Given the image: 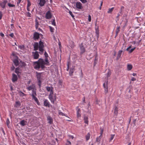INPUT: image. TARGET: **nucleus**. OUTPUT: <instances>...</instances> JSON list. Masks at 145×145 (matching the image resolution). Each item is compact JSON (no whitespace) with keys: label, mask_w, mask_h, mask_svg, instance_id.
<instances>
[{"label":"nucleus","mask_w":145,"mask_h":145,"mask_svg":"<svg viewBox=\"0 0 145 145\" xmlns=\"http://www.w3.org/2000/svg\"><path fill=\"white\" fill-rule=\"evenodd\" d=\"M19 93V95L22 97H23L25 95V94L22 92L20 91Z\"/></svg>","instance_id":"ea45409f"},{"label":"nucleus","mask_w":145,"mask_h":145,"mask_svg":"<svg viewBox=\"0 0 145 145\" xmlns=\"http://www.w3.org/2000/svg\"><path fill=\"white\" fill-rule=\"evenodd\" d=\"M136 80V79L134 77L132 78L131 80H132V81H134Z\"/></svg>","instance_id":"0e129e2a"},{"label":"nucleus","mask_w":145,"mask_h":145,"mask_svg":"<svg viewBox=\"0 0 145 145\" xmlns=\"http://www.w3.org/2000/svg\"><path fill=\"white\" fill-rule=\"evenodd\" d=\"M47 119L48 121V123L50 124H52L53 121L52 118L50 116H48L47 117Z\"/></svg>","instance_id":"aec40b11"},{"label":"nucleus","mask_w":145,"mask_h":145,"mask_svg":"<svg viewBox=\"0 0 145 145\" xmlns=\"http://www.w3.org/2000/svg\"><path fill=\"white\" fill-rule=\"evenodd\" d=\"M76 114H77V118H79L81 117V114H80V108H78V107H77L76 108Z\"/></svg>","instance_id":"dca6fc26"},{"label":"nucleus","mask_w":145,"mask_h":145,"mask_svg":"<svg viewBox=\"0 0 145 145\" xmlns=\"http://www.w3.org/2000/svg\"><path fill=\"white\" fill-rule=\"evenodd\" d=\"M97 54H96V56H95V60H94V64H95H95H96V63L97 62V60H98V58L97 57Z\"/></svg>","instance_id":"2f4dec72"},{"label":"nucleus","mask_w":145,"mask_h":145,"mask_svg":"<svg viewBox=\"0 0 145 145\" xmlns=\"http://www.w3.org/2000/svg\"><path fill=\"white\" fill-rule=\"evenodd\" d=\"M27 10L28 11H30L29 7H27Z\"/></svg>","instance_id":"338daca9"},{"label":"nucleus","mask_w":145,"mask_h":145,"mask_svg":"<svg viewBox=\"0 0 145 145\" xmlns=\"http://www.w3.org/2000/svg\"><path fill=\"white\" fill-rule=\"evenodd\" d=\"M37 78L38 80V84L39 87L40 88L41 87V82L40 80V78L41 77V75L40 74H37Z\"/></svg>","instance_id":"4468645a"},{"label":"nucleus","mask_w":145,"mask_h":145,"mask_svg":"<svg viewBox=\"0 0 145 145\" xmlns=\"http://www.w3.org/2000/svg\"><path fill=\"white\" fill-rule=\"evenodd\" d=\"M39 22H38V20L37 19H36L35 20V26L36 28L37 29L38 28V27H39Z\"/></svg>","instance_id":"393cba45"},{"label":"nucleus","mask_w":145,"mask_h":145,"mask_svg":"<svg viewBox=\"0 0 145 145\" xmlns=\"http://www.w3.org/2000/svg\"><path fill=\"white\" fill-rule=\"evenodd\" d=\"M127 20L126 21V22H125V23L124 24V25L123 27V28L125 27L127 25Z\"/></svg>","instance_id":"3c124183"},{"label":"nucleus","mask_w":145,"mask_h":145,"mask_svg":"<svg viewBox=\"0 0 145 145\" xmlns=\"http://www.w3.org/2000/svg\"><path fill=\"white\" fill-rule=\"evenodd\" d=\"M84 122L86 123L87 124V125L88 124V118L86 116H85L84 117Z\"/></svg>","instance_id":"5701e85b"},{"label":"nucleus","mask_w":145,"mask_h":145,"mask_svg":"<svg viewBox=\"0 0 145 145\" xmlns=\"http://www.w3.org/2000/svg\"><path fill=\"white\" fill-rule=\"evenodd\" d=\"M71 145V142L69 140H67V143L66 144V145Z\"/></svg>","instance_id":"09e8293b"},{"label":"nucleus","mask_w":145,"mask_h":145,"mask_svg":"<svg viewBox=\"0 0 145 145\" xmlns=\"http://www.w3.org/2000/svg\"><path fill=\"white\" fill-rule=\"evenodd\" d=\"M44 55L45 57H48V54L46 52H45Z\"/></svg>","instance_id":"5fc2aeb1"},{"label":"nucleus","mask_w":145,"mask_h":145,"mask_svg":"<svg viewBox=\"0 0 145 145\" xmlns=\"http://www.w3.org/2000/svg\"><path fill=\"white\" fill-rule=\"evenodd\" d=\"M19 68H17L16 69L15 72L17 74H18L19 73Z\"/></svg>","instance_id":"a19ab883"},{"label":"nucleus","mask_w":145,"mask_h":145,"mask_svg":"<svg viewBox=\"0 0 145 145\" xmlns=\"http://www.w3.org/2000/svg\"><path fill=\"white\" fill-rule=\"evenodd\" d=\"M46 2V0H40L39 4L40 7L44 6Z\"/></svg>","instance_id":"f3484780"},{"label":"nucleus","mask_w":145,"mask_h":145,"mask_svg":"<svg viewBox=\"0 0 145 145\" xmlns=\"http://www.w3.org/2000/svg\"><path fill=\"white\" fill-rule=\"evenodd\" d=\"M11 57L15 66H17L19 65L20 66H22L24 65L25 63L22 62L21 61L18 60V57L13 52L12 53Z\"/></svg>","instance_id":"f03ea898"},{"label":"nucleus","mask_w":145,"mask_h":145,"mask_svg":"<svg viewBox=\"0 0 145 145\" xmlns=\"http://www.w3.org/2000/svg\"><path fill=\"white\" fill-rule=\"evenodd\" d=\"M32 55L34 59H37L38 58L39 56V54L38 52H32Z\"/></svg>","instance_id":"f8f14e48"},{"label":"nucleus","mask_w":145,"mask_h":145,"mask_svg":"<svg viewBox=\"0 0 145 145\" xmlns=\"http://www.w3.org/2000/svg\"><path fill=\"white\" fill-rule=\"evenodd\" d=\"M8 5L9 7H15V5L12 4L10 3H8Z\"/></svg>","instance_id":"72a5a7b5"},{"label":"nucleus","mask_w":145,"mask_h":145,"mask_svg":"<svg viewBox=\"0 0 145 145\" xmlns=\"http://www.w3.org/2000/svg\"><path fill=\"white\" fill-rule=\"evenodd\" d=\"M95 30H96V33L97 35V38H98L99 37V30L98 29V28H95Z\"/></svg>","instance_id":"c756f323"},{"label":"nucleus","mask_w":145,"mask_h":145,"mask_svg":"<svg viewBox=\"0 0 145 145\" xmlns=\"http://www.w3.org/2000/svg\"><path fill=\"white\" fill-rule=\"evenodd\" d=\"M135 47H134V48L131 49L130 50H129V51H129V53H131L135 49Z\"/></svg>","instance_id":"e433bc0d"},{"label":"nucleus","mask_w":145,"mask_h":145,"mask_svg":"<svg viewBox=\"0 0 145 145\" xmlns=\"http://www.w3.org/2000/svg\"><path fill=\"white\" fill-rule=\"evenodd\" d=\"M132 47L131 45L129 46L126 49V50L127 51H129V50Z\"/></svg>","instance_id":"4d7b16f0"},{"label":"nucleus","mask_w":145,"mask_h":145,"mask_svg":"<svg viewBox=\"0 0 145 145\" xmlns=\"http://www.w3.org/2000/svg\"><path fill=\"white\" fill-rule=\"evenodd\" d=\"M14 69L15 67L14 66H12L11 68V70H13Z\"/></svg>","instance_id":"774afa93"},{"label":"nucleus","mask_w":145,"mask_h":145,"mask_svg":"<svg viewBox=\"0 0 145 145\" xmlns=\"http://www.w3.org/2000/svg\"><path fill=\"white\" fill-rule=\"evenodd\" d=\"M90 134L89 133H88L86 137V141H88L90 137Z\"/></svg>","instance_id":"a878e982"},{"label":"nucleus","mask_w":145,"mask_h":145,"mask_svg":"<svg viewBox=\"0 0 145 145\" xmlns=\"http://www.w3.org/2000/svg\"><path fill=\"white\" fill-rule=\"evenodd\" d=\"M50 31L51 32H54V28L50 26H49Z\"/></svg>","instance_id":"c9c22d12"},{"label":"nucleus","mask_w":145,"mask_h":145,"mask_svg":"<svg viewBox=\"0 0 145 145\" xmlns=\"http://www.w3.org/2000/svg\"><path fill=\"white\" fill-rule=\"evenodd\" d=\"M103 87L105 89V93H108V81H106L103 84Z\"/></svg>","instance_id":"6e6552de"},{"label":"nucleus","mask_w":145,"mask_h":145,"mask_svg":"<svg viewBox=\"0 0 145 145\" xmlns=\"http://www.w3.org/2000/svg\"><path fill=\"white\" fill-rule=\"evenodd\" d=\"M22 0H18V1L17 2V4L18 5H19V4L20 3L21 1Z\"/></svg>","instance_id":"052dcab7"},{"label":"nucleus","mask_w":145,"mask_h":145,"mask_svg":"<svg viewBox=\"0 0 145 145\" xmlns=\"http://www.w3.org/2000/svg\"><path fill=\"white\" fill-rule=\"evenodd\" d=\"M115 135H111V137L110 140V141H112L114 138Z\"/></svg>","instance_id":"4c0bfd02"},{"label":"nucleus","mask_w":145,"mask_h":145,"mask_svg":"<svg viewBox=\"0 0 145 145\" xmlns=\"http://www.w3.org/2000/svg\"><path fill=\"white\" fill-rule=\"evenodd\" d=\"M88 21L89 22H90L91 21V17L90 15H89L88 16Z\"/></svg>","instance_id":"8fccbe9b"},{"label":"nucleus","mask_w":145,"mask_h":145,"mask_svg":"<svg viewBox=\"0 0 145 145\" xmlns=\"http://www.w3.org/2000/svg\"><path fill=\"white\" fill-rule=\"evenodd\" d=\"M6 123L7 126H8L10 123V121L8 119H7L6 121Z\"/></svg>","instance_id":"49530a36"},{"label":"nucleus","mask_w":145,"mask_h":145,"mask_svg":"<svg viewBox=\"0 0 145 145\" xmlns=\"http://www.w3.org/2000/svg\"><path fill=\"white\" fill-rule=\"evenodd\" d=\"M46 88L47 91L50 92V94H53V88L52 87L46 86Z\"/></svg>","instance_id":"9b49d317"},{"label":"nucleus","mask_w":145,"mask_h":145,"mask_svg":"<svg viewBox=\"0 0 145 145\" xmlns=\"http://www.w3.org/2000/svg\"><path fill=\"white\" fill-rule=\"evenodd\" d=\"M133 66L131 64H128L127 65V68L128 71H130L132 68Z\"/></svg>","instance_id":"b1692460"},{"label":"nucleus","mask_w":145,"mask_h":145,"mask_svg":"<svg viewBox=\"0 0 145 145\" xmlns=\"http://www.w3.org/2000/svg\"><path fill=\"white\" fill-rule=\"evenodd\" d=\"M40 36H42L41 34H39L37 32H35L33 34V39L35 40L38 39Z\"/></svg>","instance_id":"9d476101"},{"label":"nucleus","mask_w":145,"mask_h":145,"mask_svg":"<svg viewBox=\"0 0 145 145\" xmlns=\"http://www.w3.org/2000/svg\"><path fill=\"white\" fill-rule=\"evenodd\" d=\"M52 24L54 26L56 25V22H55V19H54L52 21Z\"/></svg>","instance_id":"37998d69"},{"label":"nucleus","mask_w":145,"mask_h":145,"mask_svg":"<svg viewBox=\"0 0 145 145\" xmlns=\"http://www.w3.org/2000/svg\"><path fill=\"white\" fill-rule=\"evenodd\" d=\"M118 108L116 107L114 108V113L115 115H117L118 114Z\"/></svg>","instance_id":"7c9ffc66"},{"label":"nucleus","mask_w":145,"mask_h":145,"mask_svg":"<svg viewBox=\"0 0 145 145\" xmlns=\"http://www.w3.org/2000/svg\"><path fill=\"white\" fill-rule=\"evenodd\" d=\"M44 106H48L49 107L50 106V103L47 99H45L44 100Z\"/></svg>","instance_id":"2eb2a0df"},{"label":"nucleus","mask_w":145,"mask_h":145,"mask_svg":"<svg viewBox=\"0 0 145 145\" xmlns=\"http://www.w3.org/2000/svg\"><path fill=\"white\" fill-rule=\"evenodd\" d=\"M59 114L60 115H61L62 116H65L66 117H67V118H69L67 116L65 115V114H64L62 112H61L60 111V110H59Z\"/></svg>","instance_id":"c85d7f7f"},{"label":"nucleus","mask_w":145,"mask_h":145,"mask_svg":"<svg viewBox=\"0 0 145 145\" xmlns=\"http://www.w3.org/2000/svg\"><path fill=\"white\" fill-rule=\"evenodd\" d=\"M82 3H85L87 2V0H80Z\"/></svg>","instance_id":"603ef678"},{"label":"nucleus","mask_w":145,"mask_h":145,"mask_svg":"<svg viewBox=\"0 0 145 145\" xmlns=\"http://www.w3.org/2000/svg\"><path fill=\"white\" fill-rule=\"evenodd\" d=\"M70 46L71 48H72L74 47V44L73 42H72V44L71 45H70Z\"/></svg>","instance_id":"6e6d98bb"},{"label":"nucleus","mask_w":145,"mask_h":145,"mask_svg":"<svg viewBox=\"0 0 145 145\" xmlns=\"http://www.w3.org/2000/svg\"><path fill=\"white\" fill-rule=\"evenodd\" d=\"M68 137L70 138H72V139H73L74 138L73 136L72 135H69Z\"/></svg>","instance_id":"bf43d9fd"},{"label":"nucleus","mask_w":145,"mask_h":145,"mask_svg":"<svg viewBox=\"0 0 145 145\" xmlns=\"http://www.w3.org/2000/svg\"><path fill=\"white\" fill-rule=\"evenodd\" d=\"M44 62L42 59H40L38 61L34 63V68L36 69H39L40 67L43 69L44 67Z\"/></svg>","instance_id":"7ed1b4c3"},{"label":"nucleus","mask_w":145,"mask_h":145,"mask_svg":"<svg viewBox=\"0 0 145 145\" xmlns=\"http://www.w3.org/2000/svg\"><path fill=\"white\" fill-rule=\"evenodd\" d=\"M27 7H30V6L31 5V3L30 1H29V0H28L27 1Z\"/></svg>","instance_id":"79ce46f5"},{"label":"nucleus","mask_w":145,"mask_h":145,"mask_svg":"<svg viewBox=\"0 0 145 145\" xmlns=\"http://www.w3.org/2000/svg\"><path fill=\"white\" fill-rule=\"evenodd\" d=\"M62 83V81L61 80H59L58 82V84L59 85H61Z\"/></svg>","instance_id":"13d9d810"},{"label":"nucleus","mask_w":145,"mask_h":145,"mask_svg":"<svg viewBox=\"0 0 145 145\" xmlns=\"http://www.w3.org/2000/svg\"><path fill=\"white\" fill-rule=\"evenodd\" d=\"M0 35L2 37H4V34L2 33H0Z\"/></svg>","instance_id":"69168bd1"},{"label":"nucleus","mask_w":145,"mask_h":145,"mask_svg":"<svg viewBox=\"0 0 145 145\" xmlns=\"http://www.w3.org/2000/svg\"><path fill=\"white\" fill-rule=\"evenodd\" d=\"M28 90L32 91L31 96L32 97V99L34 100L38 105H40V103L39 102L37 98L36 97L37 95L36 89L35 86L34 84H32L27 88Z\"/></svg>","instance_id":"f257e3e1"},{"label":"nucleus","mask_w":145,"mask_h":145,"mask_svg":"<svg viewBox=\"0 0 145 145\" xmlns=\"http://www.w3.org/2000/svg\"><path fill=\"white\" fill-rule=\"evenodd\" d=\"M7 2V0H4L3 1L0 3V6L3 8H5Z\"/></svg>","instance_id":"1a4fd4ad"},{"label":"nucleus","mask_w":145,"mask_h":145,"mask_svg":"<svg viewBox=\"0 0 145 145\" xmlns=\"http://www.w3.org/2000/svg\"><path fill=\"white\" fill-rule=\"evenodd\" d=\"M69 64H70V62H68V63H67V71H68V70L69 69Z\"/></svg>","instance_id":"e2e57ef3"},{"label":"nucleus","mask_w":145,"mask_h":145,"mask_svg":"<svg viewBox=\"0 0 145 145\" xmlns=\"http://www.w3.org/2000/svg\"><path fill=\"white\" fill-rule=\"evenodd\" d=\"M110 74H111V72L110 71L108 70V71L107 73V75H106L107 77L108 78V77L110 76Z\"/></svg>","instance_id":"58836bf2"},{"label":"nucleus","mask_w":145,"mask_h":145,"mask_svg":"<svg viewBox=\"0 0 145 145\" xmlns=\"http://www.w3.org/2000/svg\"><path fill=\"white\" fill-rule=\"evenodd\" d=\"M21 105V103L19 101H17L16 102L15 107L16 108L19 107Z\"/></svg>","instance_id":"4be33fe9"},{"label":"nucleus","mask_w":145,"mask_h":145,"mask_svg":"<svg viewBox=\"0 0 145 145\" xmlns=\"http://www.w3.org/2000/svg\"><path fill=\"white\" fill-rule=\"evenodd\" d=\"M49 98L51 102L53 103H54L56 99V95H53V94H49Z\"/></svg>","instance_id":"39448f33"},{"label":"nucleus","mask_w":145,"mask_h":145,"mask_svg":"<svg viewBox=\"0 0 145 145\" xmlns=\"http://www.w3.org/2000/svg\"><path fill=\"white\" fill-rule=\"evenodd\" d=\"M69 13L70 14L71 16L73 18L74 17V16L73 15V14H72V12H71V11H69Z\"/></svg>","instance_id":"de8ad7c7"},{"label":"nucleus","mask_w":145,"mask_h":145,"mask_svg":"<svg viewBox=\"0 0 145 145\" xmlns=\"http://www.w3.org/2000/svg\"><path fill=\"white\" fill-rule=\"evenodd\" d=\"M120 26H118L117 27V29L116 30V33L117 34H118L119 33L120 31Z\"/></svg>","instance_id":"f704fd0d"},{"label":"nucleus","mask_w":145,"mask_h":145,"mask_svg":"<svg viewBox=\"0 0 145 145\" xmlns=\"http://www.w3.org/2000/svg\"><path fill=\"white\" fill-rule=\"evenodd\" d=\"M26 16L28 17H31V14L29 12H27L26 13Z\"/></svg>","instance_id":"a18cd8bd"},{"label":"nucleus","mask_w":145,"mask_h":145,"mask_svg":"<svg viewBox=\"0 0 145 145\" xmlns=\"http://www.w3.org/2000/svg\"><path fill=\"white\" fill-rule=\"evenodd\" d=\"M44 47L43 43L41 40L39 42V44L37 42L35 43L34 46L35 50H37L39 49V50L42 52L44 51Z\"/></svg>","instance_id":"20e7f679"},{"label":"nucleus","mask_w":145,"mask_h":145,"mask_svg":"<svg viewBox=\"0 0 145 145\" xmlns=\"http://www.w3.org/2000/svg\"><path fill=\"white\" fill-rule=\"evenodd\" d=\"M101 137H101V136H99L97 138L96 141L97 142H99V144L100 143V141H101Z\"/></svg>","instance_id":"cd10ccee"},{"label":"nucleus","mask_w":145,"mask_h":145,"mask_svg":"<svg viewBox=\"0 0 145 145\" xmlns=\"http://www.w3.org/2000/svg\"><path fill=\"white\" fill-rule=\"evenodd\" d=\"M2 14L1 11H0V20L1 19Z\"/></svg>","instance_id":"680f3d73"},{"label":"nucleus","mask_w":145,"mask_h":145,"mask_svg":"<svg viewBox=\"0 0 145 145\" xmlns=\"http://www.w3.org/2000/svg\"><path fill=\"white\" fill-rule=\"evenodd\" d=\"M9 35L12 37L13 38L14 36V34L13 33H11Z\"/></svg>","instance_id":"864d4df0"},{"label":"nucleus","mask_w":145,"mask_h":145,"mask_svg":"<svg viewBox=\"0 0 145 145\" xmlns=\"http://www.w3.org/2000/svg\"><path fill=\"white\" fill-rule=\"evenodd\" d=\"M80 47L81 51V53L83 54L85 52V48L84 47L83 43H81L80 44Z\"/></svg>","instance_id":"ddd939ff"},{"label":"nucleus","mask_w":145,"mask_h":145,"mask_svg":"<svg viewBox=\"0 0 145 145\" xmlns=\"http://www.w3.org/2000/svg\"><path fill=\"white\" fill-rule=\"evenodd\" d=\"M27 121L24 120H22L20 122V125L22 126H24L26 124Z\"/></svg>","instance_id":"6ab92c4d"},{"label":"nucleus","mask_w":145,"mask_h":145,"mask_svg":"<svg viewBox=\"0 0 145 145\" xmlns=\"http://www.w3.org/2000/svg\"><path fill=\"white\" fill-rule=\"evenodd\" d=\"M18 47L19 48L22 50H23L24 49V46L23 45L20 46Z\"/></svg>","instance_id":"c03bdc74"},{"label":"nucleus","mask_w":145,"mask_h":145,"mask_svg":"<svg viewBox=\"0 0 145 145\" xmlns=\"http://www.w3.org/2000/svg\"><path fill=\"white\" fill-rule=\"evenodd\" d=\"M52 16V14L51 13V10H49L47 11L46 14L45 16L46 18L47 19H50Z\"/></svg>","instance_id":"423d86ee"},{"label":"nucleus","mask_w":145,"mask_h":145,"mask_svg":"<svg viewBox=\"0 0 145 145\" xmlns=\"http://www.w3.org/2000/svg\"><path fill=\"white\" fill-rule=\"evenodd\" d=\"M74 68H72L70 70L69 74L71 75L74 72Z\"/></svg>","instance_id":"473e14b6"},{"label":"nucleus","mask_w":145,"mask_h":145,"mask_svg":"<svg viewBox=\"0 0 145 145\" xmlns=\"http://www.w3.org/2000/svg\"><path fill=\"white\" fill-rule=\"evenodd\" d=\"M74 6L77 8L79 9H82L83 8L82 4L79 2H76Z\"/></svg>","instance_id":"0eeeda50"},{"label":"nucleus","mask_w":145,"mask_h":145,"mask_svg":"<svg viewBox=\"0 0 145 145\" xmlns=\"http://www.w3.org/2000/svg\"><path fill=\"white\" fill-rule=\"evenodd\" d=\"M122 50H119L118 52V54L117 56V60L118 59L121 57L122 53Z\"/></svg>","instance_id":"412c9836"},{"label":"nucleus","mask_w":145,"mask_h":145,"mask_svg":"<svg viewBox=\"0 0 145 145\" xmlns=\"http://www.w3.org/2000/svg\"><path fill=\"white\" fill-rule=\"evenodd\" d=\"M114 8V7H112L111 8H109L108 9V11L107 12L108 13H110V14L113 11Z\"/></svg>","instance_id":"bb28decb"},{"label":"nucleus","mask_w":145,"mask_h":145,"mask_svg":"<svg viewBox=\"0 0 145 145\" xmlns=\"http://www.w3.org/2000/svg\"><path fill=\"white\" fill-rule=\"evenodd\" d=\"M18 79V77L16 75L13 74H12V81L13 82H14L17 80Z\"/></svg>","instance_id":"a211bd4d"}]
</instances>
